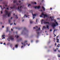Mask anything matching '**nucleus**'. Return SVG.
Listing matches in <instances>:
<instances>
[{"instance_id": "obj_1", "label": "nucleus", "mask_w": 60, "mask_h": 60, "mask_svg": "<svg viewBox=\"0 0 60 60\" xmlns=\"http://www.w3.org/2000/svg\"><path fill=\"white\" fill-rule=\"evenodd\" d=\"M42 16H44V18H45L46 17H48V15H47L46 14H44V13L43 12L42 13L41 15L40 16V17H43Z\"/></svg>"}, {"instance_id": "obj_2", "label": "nucleus", "mask_w": 60, "mask_h": 60, "mask_svg": "<svg viewBox=\"0 0 60 60\" xmlns=\"http://www.w3.org/2000/svg\"><path fill=\"white\" fill-rule=\"evenodd\" d=\"M51 26L52 27L53 29H54V28H55V27L56 26V24L55 23H52Z\"/></svg>"}, {"instance_id": "obj_3", "label": "nucleus", "mask_w": 60, "mask_h": 60, "mask_svg": "<svg viewBox=\"0 0 60 60\" xmlns=\"http://www.w3.org/2000/svg\"><path fill=\"white\" fill-rule=\"evenodd\" d=\"M5 12L6 15H8V17H9L10 15H11V14L9 13V14L8 13V12L6 10H5Z\"/></svg>"}, {"instance_id": "obj_4", "label": "nucleus", "mask_w": 60, "mask_h": 60, "mask_svg": "<svg viewBox=\"0 0 60 60\" xmlns=\"http://www.w3.org/2000/svg\"><path fill=\"white\" fill-rule=\"evenodd\" d=\"M13 37V36H11L10 37V38H9V39H10L11 40H13L14 39V38H12Z\"/></svg>"}, {"instance_id": "obj_5", "label": "nucleus", "mask_w": 60, "mask_h": 60, "mask_svg": "<svg viewBox=\"0 0 60 60\" xmlns=\"http://www.w3.org/2000/svg\"><path fill=\"white\" fill-rule=\"evenodd\" d=\"M34 8H35V9H36L37 8L38 9H39L40 8V6H36L34 7Z\"/></svg>"}, {"instance_id": "obj_6", "label": "nucleus", "mask_w": 60, "mask_h": 60, "mask_svg": "<svg viewBox=\"0 0 60 60\" xmlns=\"http://www.w3.org/2000/svg\"><path fill=\"white\" fill-rule=\"evenodd\" d=\"M56 20H55V21H54V22L58 26V23L57 22H56Z\"/></svg>"}, {"instance_id": "obj_7", "label": "nucleus", "mask_w": 60, "mask_h": 60, "mask_svg": "<svg viewBox=\"0 0 60 60\" xmlns=\"http://www.w3.org/2000/svg\"><path fill=\"white\" fill-rule=\"evenodd\" d=\"M44 24H47V23L48 24H49V22H46L45 21H44Z\"/></svg>"}, {"instance_id": "obj_8", "label": "nucleus", "mask_w": 60, "mask_h": 60, "mask_svg": "<svg viewBox=\"0 0 60 60\" xmlns=\"http://www.w3.org/2000/svg\"><path fill=\"white\" fill-rule=\"evenodd\" d=\"M15 5H14L13 7H11L10 8H11V9H13V8H15Z\"/></svg>"}, {"instance_id": "obj_9", "label": "nucleus", "mask_w": 60, "mask_h": 60, "mask_svg": "<svg viewBox=\"0 0 60 60\" xmlns=\"http://www.w3.org/2000/svg\"><path fill=\"white\" fill-rule=\"evenodd\" d=\"M32 15L33 17H34V16H36V14H33V12H32Z\"/></svg>"}, {"instance_id": "obj_10", "label": "nucleus", "mask_w": 60, "mask_h": 60, "mask_svg": "<svg viewBox=\"0 0 60 60\" xmlns=\"http://www.w3.org/2000/svg\"><path fill=\"white\" fill-rule=\"evenodd\" d=\"M14 0V1L13 2V3H15V2L16 3V2H17V0Z\"/></svg>"}, {"instance_id": "obj_11", "label": "nucleus", "mask_w": 60, "mask_h": 60, "mask_svg": "<svg viewBox=\"0 0 60 60\" xmlns=\"http://www.w3.org/2000/svg\"><path fill=\"white\" fill-rule=\"evenodd\" d=\"M32 4H36L37 3L36 2H32Z\"/></svg>"}, {"instance_id": "obj_12", "label": "nucleus", "mask_w": 60, "mask_h": 60, "mask_svg": "<svg viewBox=\"0 0 60 60\" xmlns=\"http://www.w3.org/2000/svg\"><path fill=\"white\" fill-rule=\"evenodd\" d=\"M42 8L43 9L44 11H45V8H44L43 7H42Z\"/></svg>"}, {"instance_id": "obj_13", "label": "nucleus", "mask_w": 60, "mask_h": 60, "mask_svg": "<svg viewBox=\"0 0 60 60\" xmlns=\"http://www.w3.org/2000/svg\"><path fill=\"white\" fill-rule=\"evenodd\" d=\"M41 30V28H39L37 30H36V31H38L39 30Z\"/></svg>"}, {"instance_id": "obj_14", "label": "nucleus", "mask_w": 60, "mask_h": 60, "mask_svg": "<svg viewBox=\"0 0 60 60\" xmlns=\"http://www.w3.org/2000/svg\"><path fill=\"white\" fill-rule=\"evenodd\" d=\"M45 21V20H44L43 19L41 21V24H43V22H42V21Z\"/></svg>"}, {"instance_id": "obj_15", "label": "nucleus", "mask_w": 60, "mask_h": 60, "mask_svg": "<svg viewBox=\"0 0 60 60\" xmlns=\"http://www.w3.org/2000/svg\"><path fill=\"white\" fill-rule=\"evenodd\" d=\"M8 22L9 23H11V19H8Z\"/></svg>"}, {"instance_id": "obj_16", "label": "nucleus", "mask_w": 60, "mask_h": 60, "mask_svg": "<svg viewBox=\"0 0 60 60\" xmlns=\"http://www.w3.org/2000/svg\"><path fill=\"white\" fill-rule=\"evenodd\" d=\"M46 26H47V29H49V25H47Z\"/></svg>"}, {"instance_id": "obj_17", "label": "nucleus", "mask_w": 60, "mask_h": 60, "mask_svg": "<svg viewBox=\"0 0 60 60\" xmlns=\"http://www.w3.org/2000/svg\"><path fill=\"white\" fill-rule=\"evenodd\" d=\"M7 32H8V28H9V27H7Z\"/></svg>"}, {"instance_id": "obj_18", "label": "nucleus", "mask_w": 60, "mask_h": 60, "mask_svg": "<svg viewBox=\"0 0 60 60\" xmlns=\"http://www.w3.org/2000/svg\"><path fill=\"white\" fill-rule=\"evenodd\" d=\"M18 47V45H15V48H17V47Z\"/></svg>"}, {"instance_id": "obj_19", "label": "nucleus", "mask_w": 60, "mask_h": 60, "mask_svg": "<svg viewBox=\"0 0 60 60\" xmlns=\"http://www.w3.org/2000/svg\"><path fill=\"white\" fill-rule=\"evenodd\" d=\"M60 52L59 55V54H58V56L59 57H60Z\"/></svg>"}, {"instance_id": "obj_20", "label": "nucleus", "mask_w": 60, "mask_h": 60, "mask_svg": "<svg viewBox=\"0 0 60 60\" xmlns=\"http://www.w3.org/2000/svg\"><path fill=\"white\" fill-rule=\"evenodd\" d=\"M15 17H15V18H16V19H18V17H17V15H15Z\"/></svg>"}, {"instance_id": "obj_21", "label": "nucleus", "mask_w": 60, "mask_h": 60, "mask_svg": "<svg viewBox=\"0 0 60 60\" xmlns=\"http://www.w3.org/2000/svg\"><path fill=\"white\" fill-rule=\"evenodd\" d=\"M37 33L38 34V35H39V34H40L39 32H37Z\"/></svg>"}, {"instance_id": "obj_22", "label": "nucleus", "mask_w": 60, "mask_h": 60, "mask_svg": "<svg viewBox=\"0 0 60 60\" xmlns=\"http://www.w3.org/2000/svg\"><path fill=\"white\" fill-rule=\"evenodd\" d=\"M3 17H5L6 16V15H3Z\"/></svg>"}, {"instance_id": "obj_23", "label": "nucleus", "mask_w": 60, "mask_h": 60, "mask_svg": "<svg viewBox=\"0 0 60 60\" xmlns=\"http://www.w3.org/2000/svg\"><path fill=\"white\" fill-rule=\"evenodd\" d=\"M56 31V29H54V30L53 31V32H55Z\"/></svg>"}, {"instance_id": "obj_24", "label": "nucleus", "mask_w": 60, "mask_h": 60, "mask_svg": "<svg viewBox=\"0 0 60 60\" xmlns=\"http://www.w3.org/2000/svg\"><path fill=\"white\" fill-rule=\"evenodd\" d=\"M22 11V10L20 9L19 10V11H20V12H21Z\"/></svg>"}, {"instance_id": "obj_25", "label": "nucleus", "mask_w": 60, "mask_h": 60, "mask_svg": "<svg viewBox=\"0 0 60 60\" xmlns=\"http://www.w3.org/2000/svg\"><path fill=\"white\" fill-rule=\"evenodd\" d=\"M30 6H31V4H29L28 5V7H29Z\"/></svg>"}, {"instance_id": "obj_26", "label": "nucleus", "mask_w": 60, "mask_h": 60, "mask_svg": "<svg viewBox=\"0 0 60 60\" xmlns=\"http://www.w3.org/2000/svg\"><path fill=\"white\" fill-rule=\"evenodd\" d=\"M54 51H55V52H56V49L54 50Z\"/></svg>"}, {"instance_id": "obj_27", "label": "nucleus", "mask_w": 60, "mask_h": 60, "mask_svg": "<svg viewBox=\"0 0 60 60\" xmlns=\"http://www.w3.org/2000/svg\"><path fill=\"white\" fill-rule=\"evenodd\" d=\"M38 41H39L38 40H36V42H38Z\"/></svg>"}, {"instance_id": "obj_28", "label": "nucleus", "mask_w": 60, "mask_h": 60, "mask_svg": "<svg viewBox=\"0 0 60 60\" xmlns=\"http://www.w3.org/2000/svg\"><path fill=\"white\" fill-rule=\"evenodd\" d=\"M50 32H51V31H52V29H51L50 30Z\"/></svg>"}, {"instance_id": "obj_29", "label": "nucleus", "mask_w": 60, "mask_h": 60, "mask_svg": "<svg viewBox=\"0 0 60 60\" xmlns=\"http://www.w3.org/2000/svg\"><path fill=\"white\" fill-rule=\"evenodd\" d=\"M33 23V22L31 21L30 22V24H31V23Z\"/></svg>"}, {"instance_id": "obj_30", "label": "nucleus", "mask_w": 60, "mask_h": 60, "mask_svg": "<svg viewBox=\"0 0 60 60\" xmlns=\"http://www.w3.org/2000/svg\"><path fill=\"white\" fill-rule=\"evenodd\" d=\"M19 37V36H17L16 37V38H17V39H18V37Z\"/></svg>"}, {"instance_id": "obj_31", "label": "nucleus", "mask_w": 60, "mask_h": 60, "mask_svg": "<svg viewBox=\"0 0 60 60\" xmlns=\"http://www.w3.org/2000/svg\"><path fill=\"white\" fill-rule=\"evenodd\" d=\"M37 21H38V19H37L36 20V22H37Z\"/></svg>"}, {"instance_id": "obj_32", "label": "nucleus", "mask_w": 60, "mask_h": 60, "mask_svg": "<svg viewBox=\"0 0 60 60\" xmlns=\"http://www.w3.org/2000/svg\"><path fill=\"white\" fill-rule=\"evenodd\" d=\"M54 42H55V38H54Z\"/></svg>"}, {"instance_id": "obj_33", "label": "nucleus", "mask_w": 60, "mask_h": 60, "mask_svg": "<svg viewBox=\"0 0 60 60\" xmlns=\"http://www.w3.org/2000/svg\"><path fill=\"white\" fill-rule=\"evenodd\" d=\"M24 30H26V27L24 28Z\"/></svg>"}, {"instance_id": "obj_34", "label": "nucleus", "mask_w": 60, "mask_h": 60, "mask_svg": "<svg viewBox=\"0 0 60 60\" xmlns=\"http://www.w3.org/2000/svg\"><path fill=\"white\" fill-rule=\"evenodd\" d=\"M59 37V35H58L57 36V39H58V37Z\"/></svg>"}, {"instance_id": "obj_35", "label": "nucleus", "mask_w": 60, "mask_h": 60, "mask_svg": "<svg viewBox=\"0 0 60 60\" xmlns=\"http://www.w3.org/2000/svg\"><path fill=\"white\" fill-rule=\"evenodd\" d=\"M56 40L57 41H59V39H58L56 38Z\"/></svg>"}, {"instance_id": "obj_36", "label": "nucleus", "mask_w": 60, "mask_h": 60, "mask_svg": "<svg viewBox=\"0 0 60 60\" xmlns=\"http://www.w3.org/2000/svg\"><path fill=\"white\" fill-rule=\"evenodd\" d=\"M4 45H6V44H5V43H4Z\"/></svg>"}, {"instance_id": "obj_37", "label": "nucleus", "mask_w": 60, "mask_h": 60, "mask_svg": "<svg viewBox=\"0 0 60 60\" xmlns=\"http://www.w3.org/2000/svg\"><path fill=\"white\" fill-rule=\"evenodd\" d=\"M4 36H5V35H2V37H4Z\"/></svg>"}, {"instance_id": "obj_38", "label": "nucleus", "mask_w": 60, "mask_h": 60, "mask_svg": "<svg viewBox=\"0 0 60 60\" xmlns=\"http://www.w3.org/2000/svg\"><path fill=\"white\" fill-rule=\"evenodd\" d=\"M18 10H19V7H18Z\"/></svg>"}, {"instance_id": "obj_39", "label": "nucleus", "mask_w": 60, "mask_h": 60, "mask_svg": "<svg viewBox=\"0 0 60 60\" xmlns=\"http://www.w3.org/2000/svg\"><path fill=\"white\" fill-rule=\"evenodd\" d=\"M16 5H19V4L18 3H17L16 4Z\"/></svg>"}, {"instance_id": "obj_40", "label": "nucleus", "mask_w": 60, "mask_h": 60, "mask_svg": "<svg viewBox=\"0 0 60 60\" xmlns=\"http://www.w3.org/2000/svg\"><path fill=\"white\" fill-rule=\"evenodd\" d=\"M50 19H52V17H51L50 16Z\"/></svg>"}, {"instance_id": "obj_41", "label": "nucleus", "mask_w": 60, "mask_h": 60, "mask_svg": "<svg viewBox=\"0 0 60 60\" xmlns=\"http://www.w3.org/2000/svg\"><path fill=\"white\" fill-rule=\"evenodd\" d=\"M21 40H22V39L21 38L19 40V41H21Z\"/></svg>"}, {"instance_id": "obj_42", "label": "nucleus", "mask_w": 60, "mask_h": 60, "mask_svg": "<svg viewBox=\"0 0 60 60\" xmlns=\"http://www.w3.org/2000/svg\"><path fill=\"white\" fill-rule=\"evenodd\" d=\"M12 24H13V23H11L10 24V26H11V25H12Z\"/></svg>"}, {"instance_id": "obj_43", "label": "nucleus", "mask_w": 60, "mask_h": 60, "mask_svg": "<svg viewBox=\"0 0 60 60\" xmlns=\"http://www.w3.org/2000/svg\"><path fill=\"white\" fill-rule=\"evenodd\" d=\"M51 21H53V19H52L51 20Z\"/></svg>"}, {"instance_id": "obj_44", "label": "nucleus", "mask_w": 60, "mask_h": 60, "mask_svg": "<svg viewBox=\"0 0 60 60\" xmlns=\"http://www.w3.org/2000/svg\"><path fill=\"white\" fill-rule=\"evenodd\" d=\"M43 28H46V27H45V26H44Z\"/></svg>"}, {"instance_id": "obj_45", "label": "nucleus", "mask_w": 60, "mask_h": 60, "mask_svg": "<svg viewBox=\"0 0 60 60\" xmlns=\"http://www.w3.org/2000/svg\"><path fill=\"white\" fill-rule=\"evenodd\" d=\"M52 9L51 8H50V10H51Z\"/></svg>"}, {"instance_id": "obj_46", "label": "nucleus", "mask_w": 60, "mask_h": 60, "mask_svg": "<svg viewBox=\"0 0 60 60\" xmlns=\"http://www.w3.org/2000/svg\"><path fill=\"white\" fill-rule=\"evenodd\" d=\"M15 28H16V29H18V27H16Z\"/></svg>"}, {"instance_id": "obj_47", "label": "nucleus", "mask_w": 60, "mask_h": 60, "mask_svg": "<svg viewBox=\"0 0 60 60\" xmlns=\"http://www.w3.org/2000/svg\"><path fill=\"white\" fill-rule=\"evenodd\" d=\"M58 51L59 52H60V50H58Z\"/></svg>"}, {"instance_id": "obj_48", "label": "nucleus", "mask_w": 60, "mask_h": 60, "mask_svg": "<svg viewBox=\"0 0 60 60\" xmlns=\"http://www.w3.org/2000/svg\"><path fill=\"white\" fill-rule=\"evenodd\" d=\"M4 39H5V37H3V38H2V39H4Z\"/></svg>"}, {"instance_id": "obj_49", "label": "nucleus", "mask_w": 60, "mask_h": 60, "mask_svg": "<svg viewBox=\"0 0 60 60\" xmlns=\"http://www.w3.org/2000/svg\"><path fill=\"white\" fill-rule=\"evenodd\" d=\"M2 28H4V26H3L2 27Z\"/></svg>"}, {"instance_id": "obj_50", "label": "nucleus", "mask_w": 60, "mask_h": 60, "mask_svg": "<svg viewBox=\"0 0 60 60\" xmlns=\"http://www.w3.org/2000/svg\"><path fill=\"white\" fill-rule=\"evenodd\" d=\"M7 39L8 41H10V40H9V39Z\"/></svg>"}, {"instance_id": "obj_51", "label": "nucleus", "mask_w": 60, "mask_h": 60, "mask_svg": "<svg viewBox=\"0 0 60 60\" xmlns=\"http://www.w3.org/2000/svg\"><path fill=\"white\" fill-rule=\"evenodd\" d=\"M56 42H57L59 43V42L58 41H57Z\"/></svg>"}, {"instance_id": "obj_52", "label": "nucleus", "mask_w": 60, "mask_h": 60, "mask_svg": "<svg viewBox=\"0 0 60 60\" xmlns=\"http://www.w3.org/2000/svg\"><path fill=\"white\" fill-rule=\"evenodd\" d=\"M7 10H9V8H7Z\"/></svg>"}, {"instance_id": "obj_53", "label": "nucleus", "mask_w": 60, "mask_h": 60, "mask_svg": "<svg viewBox=\"0 0 60 60\" xmlns=\"http://www.w3.org/2000/svg\"><path fill=\"white\" fill-rule=\"evenodd\" d=\"M30 11L31 12H32V11H33L32 10H31Z\"/></svg>"}, {"instance_id": "obj_54", "label": "nucleus", "mask_w": 60, "mask_h": 60, "mask_svg": "<svg viewBox=\"0 0 60 60\" xmlns=\"http://www.w3.org/2000/svg\"><path fill=\"white\" fill-rule=\"evenodd\" d=\"M1 14H2V13H3V12H2V11H1Z\"/></svg>"}, {"instance_id": "obj_55", "label": "nucleus", "mask_w": 60, "mask_h": 60, "mask_svg": "<svg viewBox=\"0 0 60 60\" xmlns=\"http://www.w3.org/2000/svg\"><path fill=\"white\" fill-rule=\"evenodd\" d=\"M33 41L32 40L31 41V42H33Z\"/></svg>"}, {"instance_id": "obj_56", "label": "nucleus", "mask_w": 60, "mask_h": 60, "mask_svg": "<svg viewBox=\"0 0 60 60\" xmlns=\"http://www.w3.org/2000/svg\"><path fill=\"white\" fill-rule=\"evenodd\" d=\"M33 19H34V18H35V17H33Z\"/></svg>"}, {"instance_id": "obj_57", "label": "nucleus", "mask_w": 60, "mask_h": 60, "mask_svg": "<svg viewBox=\"0 0 60 60\" xmlns=\"http://www.w3.org/2000/svg\"><path fill=\"white\" fill-rule=\"evenodd\" d=\"M22 7V6H21L20 8V9H21Z\"/></svg>"}, {"instance_id": "obj_58", "label": "nucleus", "mask_w": 60, "mask_h": 60, "mask_svg": "<svg viewBox=\"0 0 60 60\" xmlns=\"http://www.w3.org/2000/svg\"><path fill=\"white\" fill-rule=\"evenodd\" d=\"M56 43H55V46H56Z\"/></svg>"}, {"instance_id": "obj_59", "label": "nucleus", "mask_w": 60, "mask_h": 60, "mask_svg": "<svg viewBox=\"0 0 60 60\" xmlns=\"http://www.w3.org/2000/svg\"><path fill=\"white\" fill-rule=\"evenodd\" d=\"M0 44H3V42H0Z\"/></svg>"}, {"instance_id": "obj_60", "label": "nucleus", "mask_w": 60, "mask_h": 60, "mask_svg": "<svg viewBox=\"0 0 60 60\" xmlns=\"http://www.w3.org/2000/svg\"><path fill=\"white\" fill-rule=\"evenodd\" d=\"M14 24L15 25H16V24H15V23H14Z\"/></svg>"}, {"instance_id": "obj_61", "label": "nucleus", "mask_w": 60, "mask_h": 60, "mask_svg": "<svg viewBox=\"0 0 60 60\" xmlns=\"http://www.w3.org/2000/svg\"><path fill=\"white\" fill-rule=\"evenodd\" d=\"M12 44H11L10 45V46H12Z\"/></svg>"}, {"instance_id": "obj_62", "label": "nucleus", "mask_w": 60, "mask_h": 60, "mask_svg": "<svg viewBox=\"0 0 60 60\" xmlns=\"http://www.w3.org/2000/svg\"><path fill=\"white\" fill-rule=\"evenodd\" d=\"M57 19H59H59H59H59L57 18Z\"/></svg>"}, {"instance_id": "obj_63", "label": "nucleus", "mask_w": 60, "mask_h": 60, "mask_svg": "<svg viewBox=\"0 0 60 60\" xmlns=\"http://www.w3.org/2000/svg\"><path fill=\"white\" fill-rule=\"evenodd\" d=\"M27 42V41H25V42Z\"/></svg>"}, {"instance_id": "obj_64", "label": "nucleus", "mask_w": 60, "mask_h": 60, "mask_svg": "<svg viewBox=\"0 0 60 60\" xmlns=\"http://www.w3.org/2000/svg\"><path fill=\"white\" fill-rule=\"evenodd\" d=\"M13 50H14V48L13 47Z\"/></svg>"}]
</instances>
